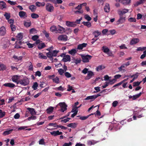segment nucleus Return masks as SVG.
<instances>
[{
  "label": "nucleus",
  "instance_id": "1",
  "mask_svg": "<svg viewBox=\"0 0 146 146\" xmlns=\"http://www.w3.org/2000/svg\"><path fill=\"white\" fill-rule=\"evenodd\" d=\"M29 83V79L27 77H25L23 79L19 80V84L23 86H26L28 85Z\"/></svg>",
  "mask_w": 146,
  "mask_h": 146
},
{
  "label": "nucleus",
  "instance_id": "2",
  "mask_svg": "<svg viewBox=\"0 0 146 146\" xmlns=\"http://www.w3.org/2000/svg\"><path fill=\"white\" fill-rule=\"evenodd\" d=\"M48 78L52 80L53 82L57 84H58L60 83V80L59 78L57 76L55 77L54 75H48Z\"/></svg>",
  "mask_w": 146,
  "mask_h": 146
},
{
  "label": "nucleus",
  "instance_id": "3",
  "mask_svg": "<svg viewBox=\"0 0 146 146\" xmlns=\"http://www.w3.org/2000/svg\"><path fill=\"white\" fill-rule=\"evenodd\" d=\"M58 105L60 106L61 109L60 110L62 112H64L65 111L67 110V105L64 102H60L59 103Z\"/></svg>",
  "mask_w": 146,
  "mask_h": 146
},
{
  "label": "nucleus",
  "instance_id": "4",
  "mask_svg": "<svg viewBox=\"0 0 146 146\" xmlns=\"http://www.w3.org/2000/svg\"><path fill=\"white\" fill-rule=\"evenodd\" d=\"M105 90H103L99 94L96 95H94L91 96H88L84 99L85 100H94L97 98L98 96H101L100 93H102V92L105 91Z\"/></svg>",
  "mask_w": 146,
  "mask_h": 146
},
{
  "label": "nucleus",
  "instance_id": "5",
  "mask_svg": "<svg viewBox=\"0 0 146 146\" xmlns=\"http://www.w3.org/2000/svg\"><path fill=\"white\" fill-rule=\"evenodd\" d=\"M20 76V75H15L12 76L11 79L13 82L16 83L17 84H19V82Z\"/></svg>",
  "mask_w": 146,
  "mask_h": 146
},
{
  "label": "nucleus",
  "instance_id": "6",
  "mask_svg": "<svg viewBox=\"0 0 146 146\" xmlns=\"http://www.w3.org/2000/svg\"><path fill=\"white\" fill-rule=\"evenodd\" d=\"M46 9L48 11L52 12L53 11L54 7L52 5L48 3L46 4Z\"/></svg>",
  "mask_w": 146,
  "mask_h": 146
},
{
  "label": "nucleus",
  "instance_id": "7",
  "mask_svg": "<svg viewBox=\"0 0 146 146\" xmlns=\"http://www.w3.org/2000/svg\"><path fill=\"white\" fill-rule=\"evenodd\" d=\"M92 56L89 55H87L82 57V60L84 62H87L91 58Z\"/></svg>",
  "mask_w": 146,
  "mask_h": 146
},
{
  "label": "nucleus",
  "instance_id": "8",
  "mask_svg": "<svg viewBox=\"0 0 146 146\" xmlns=\"http://www.w3.org/2000/svg\"><path fill=\"white\" fill-rule=\"evenodd\" d=\"M65 29L63 27L58 25L57 27V30L56 33H62L65 32Z\"/></svg>",
  "mask_w": 146,
  "mask_h": 146
},
{
  "label": "nucleus",
  "instance_id": "9",
  "mask_svg": "<svg viewBox=\"0 0 146 146\" xmlns=\"http://www.w3.org/2000/svg\"><path fill=\"white\" fill-rule=\"evenodd\" d=\"M59 40L66 41L67 40L68 38L67 36L65 35H60L58 38Z\"/></svg>",
  "mask_w": 146,
  "mask_h": 146
},
{
  "label": "nucleus",
  "instance_id": "10",
  "mask_svg": "<svg viewBox=\"0 0 146 146\" xmlns=\"http://www.w3.org/2000/svg\"><path fill=\"white\" fill-rule=\"evenodd\" d=\"M116 2H121L124 5H128L130 3L131 0H115Z\"/></svg>",
  "mask_w": 146,
  "mask_h": 146
},
{
  "label": "nucleus",
  "instance_id": "11",
  "mask_svg": "<svg viewBox=\"0 0 146 146\" xmlns=\"http://www.w3.org/2000/svg\"><path fill=\"white\" fill-rule=\"evenodd\" d=\"M94 75L93 72L91 71H88L87 74V76L85 78L86 80H88L91 78V77Z\"/></svg>",
  "mask_w": 146,
  "mask_h": 146
},
{
  "label": "nucleus",
  "instance_id": "12",
  "mask_svg": "<svg viewBox=\"0 0 146 146\" xmlns=\"http://www.w3.org/2000/svg\"><path fill=\"white\" fill-rule=\"evenodd\" d=\"M6 33V30L5 27L2 26L0 28V35L4 36Z\"/></svg>",
  "mask_w": 146,
  "mask_h": 146
},
{
  "label": "nucleus",
  "instance_id": "13",
  "mask_svg": "<svg viewBox=\"0 0 146 146\" xmlns=\"http://www.w3.org/2000/svg\"><path fill=\"white\" fill-rule=\"evenodd\" d=\"M129 10V9H124L122 10H118V12L120 16H121L128 12Z\"/></svg>",
  "mask_w": 146,
  "mask_h": 146
},
{
  "label": "nucleus",
  "instance_id": "14",
  "mask_svg": "<svg viewBox=\"0 0 146 146\" xmlns=\"http://www.w3.org/2000/svg\"><path fill=\"white\" fill-rule=\"evenodd\" d=\"M50 134L54 136H55L58 135H62V133L61 132H59V131H54L52 132H50Z\"/></svg>",
  "mask_w": 146,
  "mask_h": 146
},
{
  "label": "nucleus",
  "instance_id": "15",
  "mask_svg": "<svg viewBox=\"0 0 146 146\" xmlns=\"http://www.w3.org/2000/svg\"><path fill=\"white\" fill-rule=\"evenodd\" d=\"M66 24L67 26L72 27H74L76 25L75 23L68 21L66 22Z\"/></svg>",
  "mask_w": 146,
  "mask_h": 146
},
{
  "label": "nucleus",
  "instance_id": "16",
  "mask_svg": "<svg viewBox=\"0 0 146 146\" xmlns=\"http://www.w3.org/2000/svg\"><path fill=\"white\" fill-rule=\"evenodd\" d=\"M78 50L76 49H72L70 50H69L68 53L73 56H74L77 53Z\"/></svg>",
  "mask_w": 146,
  "mask_h": 146
},
{
  "label": "nucleus",
  "instance_id": "17",
  "mask_svg": "<svg viewBox=\"0 0 146 146\" xmlns=\"http://www.w3.org/2000/svg\"><path fill=\"white\" fill-rule=\"evenodd\" d=\"M70 57L68 55H66L65 56L64 58L62 59V60L65 62H70Z\"/></svg>",
  "mask_w": 146,
  "mask_h": 146
},
{
  "label": "nucleus",
  "instance_id": "18",
  "mask_svg": "<svg viewBox=\"0 0 146 146\" xmlns=\"http://www.w3.org/2000/svg\"><path fill=\"white\" fill-rule=\"evenodd\" d=\"M72 63H75L76 64H77L80 63L81 60L80 58H76L74 57H73L72 59Z\"/></svg>",
  "mask_w": 146,
  "mask_h": 146
},
{
  "label": "nucleus",
  "instance_id": "19",
  "mask_svg": "<svg viewBox=\"0 0 146 146\" xmlns=\"http://www.w3.org/2000/svg\"><path fill=\"white\" fill-rule=\"evenodd\" d=\"M139 41V40L138 38H133L130 41V44L133 45L136 44Z\"/></svg>",
  "mask_w": 146,
  "mask_h": 146
},
{
  "label": "nucleus",
  "instance_id": "20",
  "mask_svg": "<svg viewBox=\"0 0 146 146\" xmlns=\"http://www.w3.org/2000/svg\"><path fill=\"white\" fill-rule=\"evenodd\" d=\"M27 109L31 115H33L36 114V112L34 108H27Z\"/></svg>",
  "mask_w": 146,
  "mask_h": 146
},
{
  "label": "nucleus",
  "instance_id": "21",
  "mask_svg": "<svg viewBox=\"0 0 146 146\" xmlns=\"http://www.w3.org/2000/svg\"><path fill=\"white\" fill-rule=\"evenodd\" d=\"M125 65L123 64L120 67H118V68L119 71L123 72L126 71V70L125 69Z\"/></svg>",
  "mask_w": 146,
  "mask_h": 146
},
{
  "label": "nucleus",
  "instance_id": "22",
  "mask_svg": "<svg viewBox=\"0 0 146 146\" xmlns=\"http://www.w3.org/2000/svg\"><path fill=\"white\" fill-rule=\"evenodd\" d=\"M122 15L120 16V18L117 22V24H119L120 23H122L125 21V18L124 17H123Z\"/></svg>",
  "mask_w": 146,
  "mask_h": 146
},
{
  "label": "nucleus",
  "instance_id": "23",
  "mask_svg": "<svg viewBox=\"0 0 146 146\" xmlns=\"http://www.w3.org/2000/svg\"><path fill=\"white\" fill-rule=\"evenodd\" d=\"M104 11L107 13L109 12L110 11V5L109 4L106 3L105 4L104 8Z\"/></svg>",
  "mask_w": 146,
  "mask_h": 146
},
{
  "label": "nucleus",
  "instance_id": "24",
  "mask_svg": "<svg viewBox=\"0 0 146 146\" xmlns=\"http://www.w3.org/2000/svg\"><path fill=\"white\" fill-rule=\"evenodd\" d=\"M87 45V44L85 43H83L82 44H80L78 46L77 50H82Z\"/></svg>",
  "mask_w": 146,
  "mask_h": 146
},
{
  "label": "nucleus",
  "instance_id": "25",
  "mask_svg": "<svg viewBox=\"0 0 146 146\" xmlns=\"http://www.w3.org/2000/svg\"><path fill=\"white\" fill-rule=\"evenodd\" d=\"M3 85L6 87H7L10 88H13L15 87V84L10 83H6L3 84Z\"/></svg>",
  "mask_w": 146,
  "mask_h": 146
},
{
  "label": "nucleus",
  "instance_id": "26",
  "mask_svg": "<svg viewBox=\"0 0 146 146\" xmlns=\"http://www.w3.org/2000/svg\"><path fill=\"white\" fill-rule=\"evenodd\" d=\"M7 7L6 4L3 1H0V8L1 9L6 8Z\"/></svg>",
  "mask_w": 146,
  "mask_h": 146
},
{
  "label": "nucleus",
  "instance_id": "27",
  "mask_svg": "<svg viewBox=\"0 0 146 146\" xmlns=\"http://www.w3.org/2000/svg\"><path fill=\"white\" fill-rule=\"evenodd\" d=\"M98 142V141H97L94 140H91L88 141H87V144L88 145H94Z\"/></svg>",
  "mask_w": 146,
  "mask_h": 146
},
{
  "label": "nucleus",
  "instance_id": "28",
  "mask_svg": "<svg viewBox=\"0 0 146 146\" xmlns=\"http://www.w3.org/2000/svg\"><path fill=\"white\" fill-rule=\"evenodd\" d=\"M29 9L32 12H34L36 9V7L34 5H32L29 7Z\"/></svg>",
  "mask_w": 146,
  "mask_h": 146
},
{
  "label": "nucleus",
  "instance_id": "29",
  "mask_svg": "<svg viewBox=\"0 0 146 146\" xmlns=\"http://www.w3.org/2000/svg\"><path fill=\"white\" fill-rule=\"evenodd\" d=\"M77 125V124L76 123H71L68 125L67 126L72 128H74L76 127Z\"/></svg>",
  "mask_w": 146,
  "mask_h": 146
},
{
  "label": "nucleus",
  "instance_id": "30",
  "mask_svg": "<svg viewBox=\"0 0 146 146\" xmlns=\"http://www.w3.org/2000/svg\"><path fill=\"white\" fill-rule=\"evenodd\" d=\"M93 34L94 35L95 37H97L101 34L100 32L98 31H96L93 32Z\"/></svg>",
  "mask_w": 146,
  "mask_h": 146
},
{
  "label": "nucleus",
  "instance_id": "31",
  "mask_svg": "<svg viewBox=\"0 0 146 146\" xmlns=\"http://www.w3.org/2000/svg\"><path fill=\"white\" fill-rule=\"evenodd\" d=\"M46 45L44 43L42 42L39 44L38 46V48L39 49H41L44 48Z\"/></svg>",
  "mask_w": 146,
  "mask_h": 146
},
{
  "label": "nucleus",
  "instance_id": "32",
  "mask_svg": "<svg viewBox=\"0 0 146 146\" xmlns=\"http://www.w3.org/2000/svg\"><path fill=\"white\" fill-rule=\"evenodd\" d=\"M102 50L104 53H107L110 51V50L106 46H104L102 47Z\"/></svg>",
  "mask_w": 146,
  "mask_h": 146
},
{
  "label": "nucleus",
  "instance_id": "33",
  "mask_svg": "<svg viewBox=\"0 0 146 146\" xmlns=\"http://www.w3.org/2000/svg\"><path fill=\"white\" fill-rule=\"evenodd\" d=\"M13 58L16 61H18L21 60L23 58V56H17L15 55H14L13 56Z\"/></svg>",
  "mask_w": 146,
  "mask_h": 146
},
{
  "label": "nucleus",
  "instance_id": "34",
  "mask_svg": "<svg viewBox=\"0 0 146 146\" xmlns=\"http://www.w3.org/2000/svg\"><path fill=\"white\" fill-rule=\"evenodd\" d=\"M145 1V0H140L136 2L134 4V5L135 6H137L138 5L144 3Z\"/></svg>",
  "mask_w": 146,
  "mask_h": 146
},
{
  "label": "nucleus",
  "instance_id": "35",
  "mask_svg": "<svg viewBox=\"0 0 146 146\" xmlns=\"http://www.w3.org/2000/svg\"><path fill=\"white\" fill-rule=\"evenodd\" d=\"M19 15L21 18L24 17L26 15V13L24 11H21L19 12Z\"/></svg>",
  "mask_w": 146,
  "mask_h": 146
},
{
  "label": "nucleus",
  "instance_id": "36",
  "mask_svg": "<svg viewBox=\"0 0 146 146\" xmlns=\"http://www.w3.org/2000/svg\"><path fill=\"white\" fill-rule=\"evenodd\" d=\"M82 23L84 25L87 26L88 27H90L91 26V23L88 21L83 22Z\"/></svg>",
  "mask_w": 146,
  "mask_h": 146
},
{
  "label": "nucleus",
  "instance_id": "37",
  "mask_svg": "<svg viewBox=\"0 0 146 146\" xmlns=\"http://www.w3.org/2000/svg\"><path fill=\"white\" fill-rule=\"evenodd\" d=\"M141 93L140 92L139 94L133 96V100H135L139 98L141 95Z\"/></svg>",
  "mask_w": 146,
  "mask_h": 146
},
{
  "label": "nucleus",
  "instance_id": "38",
  "mask_svg": "<svg viewBox=\"0 0 146 146\" xmlns=\"http://www.w3.org/2000/svg\"><path fill=\"white\" fill-rule=\"evenodd\" d=\"M54 110V108L52 107H50L46 110L47 112L48 113H52Z\"/></svg>",
  "mask_w": 146,
  "mask_h": 146
},
{
  "label": "nucleus",
  "instance_id": "39",
  "mask_svg": "<svg viewBox=\"0 0 146 146\" xmlns=\"http://www.w3.org/2000/svg\"><path fill=\"white\" fill-rule=\"evenodd\" d=\"M4 16L5 17L6 19L7 20L9 19L10 17V14L7 12H5V13L4 14Z\"/></svg>",
  "mask_w": 146,
  "mask_h": 146
},
{
  "label": "nucleus",
  "instance_id": "40",
  "mask_svg": "<svg viewBox=\"0 0 146 146\" xmlns=\"http://www.w3.org/2000/svg\"><path fill=\"white\" fill-rule=\"evenodd\" d=\"M6 68V67L4 64L0 63V71L4 70Z\"/></svg>",
  "mask_w": 146,
  "mask_h": 146
},
{
  "label": "nucleus",
  "instance_id": "41",
  "mask_svg": "<svg viewBox=\"0 0 146 146\" xmlns=\"http://www.w3.org/2000/svg\"><path fill=\"white\" fill-rule=\"evenodd\" d=\"M105 68V67L103 65H101L98 66L96 68V70L97 71H99L104 69Z\"/></svg>",
  "mask_w": 146,
  "mask_h": 146
},
{
  "label": "nucleus",
  "instance_id": "42",
  "mask_svg": "<svg viewBox=\"0 0 146 146\" xmlns=\"http://www.w3.org/2000/svg\"><path fill=\"white\" fill-rule=\"evenodd\" d=\"M38 86V85L37 83L35 82L34 83L32 86V88L34 90H36L37 89Z\"/></svg>",
  "mask_w": 146,
  "mask_h": 146
},
{
  "label": "nucleus",
  "instance_id": "43",
  "mask_svg": "<svg viewBox=\"0 0 146 146\" xmlns=\"http://www.w3.org/2000/svg\"><path fill=\"white\" fill-rule=\"evenodd\" d=\"M116 81V80L115 79H113L112 80H109L108 82L109 84L112 85L115 83Z\"/></svg>",
  "mask_w": 146,
  "mask_h": 146
},
{
  "label": "nucleus",
  "instance_id": "44",
  "mask_svg": "<svg viewBox=\"0 0 146 146\" xmlns=\"http://www.w3.org/2000/svg\"><path fill=\"white\" fill-rule=\"evenodd\" d=\"M13 131V129H11L9 130L5 131L3 133V135H8L11 133Z\"/></svg>",
  "mask_w": 146,
  "mask_h": 146
},
{
  "label": "nucleus",
  "instance_id": "45",
  "mask_svg": "<svg viewBox=\"0 0 146 146\" xmlns=\"http://www.w3.org/2000/svg\"><path fill=\"white\" fill-rule=\"evenodd\" d=\"M39 58L41 59H46L47 58V57L44 55L42 53H40L39 54Z\"/></svg>",
  "mask_w": 146,
  "mask_h": 146
},
{
  "label": "nucleus",
  "instance_id": "46",
  "mask_svg": "<svg viewBox=\"0 0 146 146\" xmlns=\"http://www.w3.org/2000/svg\"><path fill=\"white\" fill-rule=\"evenodd\" d=\"M37 31L34 28H32L30 30V34H35L37 33Z\"/></svg>",
  "mask_w": 146,
  "mask_h": 146
},
{
  "label": "nucleus",
  "instance_id": "47",
  "mask_svg": "<svg viewBox=\"0 0 146 146\" xmlns=\"http://www.w3.org/2000/svg\"><path fill=\"white\" fill-rule=\"evenodd\" d=\"M31 16L32 18L36 19L39 17V15L35 13H33L31 14Z\"/></svg>",
  "mask_w": 146,
  "mask_h": 146
},
{
  "label": "nucleus",
  "instance_id": "48",
  "mask_svg": "<svg viewBox=\"0 0 146 146\" xmlns=\"http://www.w3.org/2000/svg\"><path fill=\"white\" fill-rule=\"evenodd\" d=\"M57 30V28L55 26H53L51 27L50 28V30L52 32H54L55 31V32H56V30Z\"/></svg>",
  "mask_w": 146,
  "mask_h": 146
},
{
  "label": "nucleus",
  "instance_id": "49",
  "mask_svg": "<svg viewBox=\"0 0 146 146\" xmlns=\"http://www.w3.org/2000/svg\"><path fill=\"white\" fill-rule=\"evenodd\" d=\"M5 112L1 110H0V118H2L5 116Z\"/></svg>",
  "mask_w": 146,
  "mask_h": 146
},
{
  "label": "nucleus",
  "instance_id": "50",
  "mask_svg": "<svg viewBox=\"0 0 146 146\" xmlns=\"http://www.w3.org/2000/svg\"><path fill=\"white\" fill-rule=\"evenodd\" d=\"M47 56L49 58H52L53 57V55L52 52H49L46 53Z\"/></svg>",
  "mask_w": 146,
  "mask_h": 146
},
{
  "label": "nucleus",
  "instance_id": "51",
  "mask_svg": "<svg viewBox=\"0 0 146 146\" xmlns=\"http://www.w3.org/2000/svg\"><path fill=\"white\" fill-rule=\"evenodd\" d=\"M74 13L76 14H82L83 12V10H78L76 11H74Z\"/></svg>",
  "mask_w": 146,
  "mask_h": 146
},
{
  "label": "nucleus",
  "instance_id": "52",
  "mask_svg": "<svg viewBox=\"0 0 146 146\" xmlns=\"http://www.w3.org/2000/svg\"><path fill=\"white\" fill-rule=\"evenodd\" d=\"M17 38L18 40H21L23 38L22 34L21 33L18 34L17 36Z\"/></svg>",
  "mask_w": 146,
  "mask_h": 146
},
{
  "label": "nucleus",
  "instance_id": "53",
  "mask_svg": "<svg viewBox=\"0 0 146 146\" xmlns=\"http://www.w3.org/2000/svg\"><path fill=\"white\" fill-rule=\"evenodd\" d=\"M84 18L88 21H90L91 20V18L88 15L86 14L84 15Z\"/></svg>",
  "mask_w": 146,
  "mask_h": 146
},
{
  "label": "nucleus",
  "instance_id": "54",
  "mask_svg": "<svg viewBox=\"0 0 146 146\" xmlns=\"http://www.w3.org/2000/svg\"><path fill=\"white\" fill-rule=\"evenodd\" d=\"M141 82H135L133 83V86H139Z\"/></svg>",
  "mask_w": 146,
  "mask_h": 146
},
{
  "label": "nucleus",
  "instance_id": "55",
  "mask_svg": "<svg viewBox=\"0 0 146 146\" xmlns=\"http://www.w3.org/2000/svg\"><path fill=\"white\" fill-rule=\"evenodd\" d=\"M128 21L130 22H135L136 19L134 18L130 17L128 19Z\"/></svg>",
  "mask_w": 146,
  "mask_h": 146
},
{
  "label": "nucleus",
  "instance_id": "56",
  "mask_svg": "<svg viewBox=\"0 0 146 146\" xmlns=\"http://www.w3.org/2000/svg\"><path fill=\"white\" fill-rule=\"evenodd\" d=\"M36 116L32 115L31 116L29 117L28 118V119L29 120H30L31 119H32V120L35 119H36Z\"/></svg>",
  "mask_w": 146,
  "mask_h": 146
},
{
  "label": "nucleus",
  "instance_id": "57",
  "mask_svg": "<svg viewBox=\"0 0 146 146\" xmlns=\"http://www.w3.org/2000/svg\"><path fill=\"white\" fill-rule=\"evenodd\" d=\"M109 32L110 34L111 35H113L115 34L116 33V31L115 29L109 30Z\"/></svg>",
  "mask_w": 146,
  "mask_h": 146
},
{
  "label": "nucleus",
  "instance_id": "58",
  "mask_svg": "<svg viewBox=\"0 0 146 146\" xmlns=\"http://www.w3.org/2000/svg\"><path fill=\"white\" fill-rule=\"evenodd\" d=\"M39 38V36L37 35L33 36L32 37V39L34 41H36Z\"/></svg>",
  "mask_w": 146,
  "mask_h": 146
},
{
  "label": "nucleus",
  "instance_id": "59",
  "mask_svg": "<svg viewBox=\"0 0 146 146\" xmlns=\"http://www.w3.org/2000/svg\"><path fill=\"white\" fill-rule=\"evenodd\" d=\"M64 75L67 78H69L71 77V74L68 72H65L64 73Z\"/></svg>",
  "mask_w": 146,
  "mask_h": 146
},
{
  "label": "nucleus",
  "instance_id": "60",
  "mask_svg": "<svg viewBox=\"0 0 146 146\" xmlns=\"http://www.w3.org/2000/svg\"><path fill=\"white\" fill-rule=\"evenodd\" d=\"M58 52V51L56 50H54L52 52V55H53V56H56L57 53Z\"/></svg>",
  "mask_w": 146,
  "mask_h": 146
},
{
  "label": "nucleus",
  "instance_id": "61",
  "mask_svg": "<svg viewBox=\"0 0 146 146\" xmlns=\"http://www.w3.org/2000/svg\"><path fill=\"white\" fill-rule=\"evenodd\" d=\"M48 125L49 126H53L54 127H57V126H58L56 123H50L48 124Z\"/></svg>",
  "mask_w": 146,
  "mask_h": 146
},
{
  "label": "nucleus",
  "instance_id": "62",
  "mask_svg": "<svg viewBox=\"0 0 146 146\" xmlns=\"http://www.w3.org/2000/svg\"><path fill=\"white\" fill-rule=\"evenodd\" d=\"M58 72L61 75H62L63 73L64 72V70L62 69H59L58 70Z\"/></svg>",
  "mask_w": 146,
  "mask_h": 146
},
{
  "label": "nucleus",
  "instance_id": "63",
  "mask_svg": "<svg viewBox=\"0 0 146 146\" xmlns=\"http://www.w3.org/2000/svg\"><path fill=\"white\" fill-rule=\"evenodd\" d=\"M146 56V51H144L143 52V54L141 55L140 56V58L141 59H143Z\"/></svg>",
  "mask_w": 146,
  "mask_h": 146
},
{
  "label": "nucleus",
  "instance_id": "64",
  "mask_svg": "<svg viewBox=\"0 0 146 146\" xmlns=\"http://www.w3.org/2000/svg\"><path fill=\"white\" fill-rule=\"evenodd\" d=\"M72 145V143L70 142L69 143H65L63 145V146H70Z\"/></svg>",
  "mask_w": 146,
  "mask_h": 146
}]
</instances>
